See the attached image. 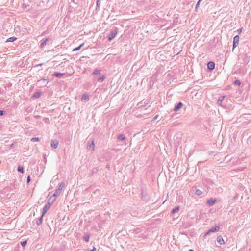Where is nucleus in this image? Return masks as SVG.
I'll list each match as a JSON object with an SVG mask.
<instances>
[{
	"mask_svg": "<svg viewBox=\"0 0 251 251\" xmlns=\"http://www.w3.org/2000/svg\"><path fill=\"white\" fill-rule=\"evenodd\" d=\"M89 238H90V237H89V235H86L85 236H84L83 237V239L85 241L87 242H88L89 241Z\"/></svg>",
	"mask_w": 251,
	"mask_h": 251,
	"instance_id": "22",
	"label": "nucleus"
},
{
	"mask_svg": "<svg viewBox=\"0 0 251 251\" xmlns=\"http://www.w3.org/2000/svg\"><path fill=\"white\" fill-rule=\"evenodd\" d=\"M36 97H38L39 96V94H37L36 95H35Z\"/></svg>",
	"mask_w": 251,
	"mask_h": 251,
	"instance_id": "38",
	"label": "nucleus"
},
{
	"mask_svg": "<svg viewBox=\"0 0 251 251\" xmlns=\"http://www.w3.org/2000/svg\"><path fill=\"white\" fill-rule=\"evenodd\" d=\"M36 97H38L39 96V94H37L36 95H35Z\"/></svg>",
	"mask_w": 251,
	"mask_h": 251,
	"instance_id": "37",
	"label": "nucleus"
},
{
	"mask_svg": "<svg viewBox=\"0 0 251 251\" xmlns=\"http://www.w3.org/2000/svg\"><path fill=\"white\" fill-rule=\"evenodd\" d=\"M117 30L115 29L114 30H112L110 33L109 34V36L108 37V40L109 41H111L117 35Z\"/></svg>",
	"mask_w": 251,
	"mask_h": 251,
	"instance_id": "3",
	"label": "nucleus"
},
{
	"mask_svg": "<svg viewBox=\"0 0 251 251\" xmlns=\"http://www.w3.org/2000/svg\"><path fill=\"white\" fill-rule=\"evenodd\" d=\"M48 40H49V39L47 38L45 40L42 41V42H41V47H42V48L44 47V46L46 45L47 41H48Z\"/></svg>",
	"mask_w": 251,
	"mask_h": 251,
	"instance_id": "21",
	"label": "nucleus"
},
{
	"mask_svg": "<svg viewBox=\"0 0 251 251\" xmlns=\"http://www.w3.org/2000/svg\"><path fill=\"white\" fill-rule=\"evenodd\" d=\"M96 250L95 247H93V249L91 250H86L85 251H95Z\"/></svg>",
	"mask_w": 251,
	"mask_h": 251,
	"instance_id": "35",
	"label": "nucleus"
},
{
	"mask_svg": "<svg viewBox=\"0 0 251 251\" xmlns=\"http://www.w3.org/2000/svg\"><path fill=\"white\" fill-rule=\"evenodd\" d=\"M30 181V176H28L27 178V182L28 183Z\"/></svg>",
	"mask_w": 251,
	"mask_h": 251,
	"instance_id": "34",
	"label": "nucleus"
},
{
	"mask_svg": "<svg viewBox=\"0 0 251 251\" xmlns=\"http://www.w3.org/2000/svg\"><path fill=\"white\" fill-rule=\"evenodd\" d=\"M100 70L98 69H95L92 73L93 75H96L100 74Z\"/></svg>",
	"mask_w": 251,
	"mask_h": 251,
	"instance_id": "20",
	"label": "nucleus"
},
{
	"mask_svg": "<svg viewBox=\"0 0 251 251\" xmlns=\"http://www.w3.org/2000/svg\"><path fill=\"white\" fill-rule=\"evenodd\" d=\"M55 200V198L52 195L51 197H50L49 200L48 202H50L51 203V204L53 203V202Z\"/></svg>",
	"mask_w": 251,
	"mask_h": 251,
	"instance_id": "17",
	"label": "nucleus"
},
{
	"mask_svg": "<svg viewBox=\"0 0 251 251\" xmlns=\"http://www.w3.org/2000/svg\"><path fill=\"white\" fill-rule=\"evenodd\" d=\"M202 191L200 189H197L195 191L196 195L199 196L202 194Z\"/></svg>",
	"mask_w": 251,
	"mask_h": 251,
	"instance_id": "23",
	"label": "nucleus"
},
{
	"mask_svg": "<svg viewBox=\"0 0 251 251\" xmlns=\"http://www.w3.org/2000/svg\"><path fill=\"white\" fill-rule=\"evenodd\" d=\"M242 30V28H241L237 29V30L236 31L239 34L241 33Z\"/></svg>",
	"mask_w": 251,
	"mask_h": 251,
	"instance_id": "32",
	"label": "nucleus"
},
{
	"mask_svg": "<svg viewBox=\"0 0 251 251\" xmlns=\"http://www.w3.org/2000/svg\"><path fill=\"white\" fill-rule=\"evenodd\" d=\"M84 43H82V44H80L78 47L74 48L73 50V51H77V50H80V49L84 46Z\"/></svg>",
	"mask_w": 251,
	"mask_h": 251,
	"instance_id": "16",
	"label": "nucleus"
},
{
	"mask_svg": "<svg viewBox=\"0 0 251 251\" xmlns=\"http://www.w3.org/2000/svg\"><path fill=\"white\" fill-rule=\"evenodd\" d=\"M179 207L178 206H176L175 208H174L172 210V213L173 214H174L176 212H177L179 211Z\"/></svg>",
	"mask_w": 251,
	"mask_h": 251,
	"instance_id": "19",
	"label": "nucleus"
},
{
	"mask_svg": "<svg viewBox=\"0 0 251 251\" xmlns=\"http://www.w3.org/2000/svg\"><path fill=\"white\" fill-rule=\"evenodd\" d=\"M158 117H159V115H156V116L154 117V118H153V120H156V119L158 118Z\"/></svg>",
	"mask_w": 251,
	"mask_h": 251,
	"instance_id": "36",
	"label": "nucleus"
},
{
	"mask_svg": "<svg viewBox=\"0 0 251 251\" xmlns=\"http://www.w3.org/2000/svg\"><path fill=\"white\" fill-rule=\"evenodd\" d=\"M39 140H40V139L38 137H33L31 139V141L32 142L39 141Z\"/></svg>",
	"mask_w": 251,
	"mask_h": 251,
	"instance_id": "27",
	"label": "nucleus"
},
{
	"mask_svg": "<svg viewBox=\"0 0 251 251\" xmlns=\"http://www.w3.org/2000/svg\"><path fill=\"white\" fill-rule=\"evenodd\" d=\"M51 206V203L50 202H48L46 203L44 206L43 211H42V216H44V215L47 213V211L49 209Z\"/></svg>",
	"mask_w": 251,
	"mask_h": 251,
	"instance_id": "2",
	"label": "nucleus"
},
{
	"mask_svg": "<svg viewBox=\"0 0 251 251\" xmlns=\"http://www.w3.org/2000/svg\"><path fill=\"white\" fill-rule=\"evenodd\" d=\"M225 97V96H222L219 98L218 101H217V103L219 105L222 106V102H223V100L224 99Z\"/></svg>",
	"mask_w": 251,
	"mask_h": 251,
	"instance_id": "13",
	"label": "nucleus"
},
{
	"mask_svg": "<svg viewBox=\"0 0 251 251\" xmlns=\"http://www.w3.org/2000/svg\"><path fill=\"white\" fill-rule=\"evenodd\" d=\"M58 145V142L57 140H51V146L52 148L54 149H56Z\"/></svg>",
	"mask_w": 251,
	"mask_h": 251,
	"instance_id": "8",
	"label": "nucleus"
},
{
	"mask_svg": "<svg viewBox=\"0 0 251 251\" xmlns=\"http://www.w3.org/2000/svg\"><path fill=\"white\" fill-rule=\"evenodd\" d=\"M217 242L221 245L224 244L225 243L224 241L222 236H219L217 238Z\"/></svg>",
	"mask_w": 251,
	"mask_h": 251,
	"instance_id": "12",
	"label": "nucleus"
},
{
	"mask_svg": "<svg viewBox=\"0 0 251 251\" xmlns=\"http://www.w3.org/2000/svg\"><path fill=\"white\" fill-rule=\"evenodd\" d=\"M125 138H126L124 134H120L117 137V139L119 141H123V140H125Z\"/></svg>",
	"mask_w": 251,
	"mask_h": 251,
	"instance_id": "14",
	"label": "nucleus"
},
{
	"mask_svg": "<svg viewBox=\"0 0 251 251\" xmlns=\"http://www.w3.org/2000/svg\"><path fill=\"white\" fill-rule=\"evenodd\" d=\"M26 244H27V242L25 240L22 242L21 243V245L23 247H24L25 246Z\"/></svg>",
	"mask_w": 251,
	"mask_h": 251,
	"instance_id": "30",
	"label": "nucleus"
},
{
	"mask_svg": "<svg viewBox=\"0 0 251 251\" xmlns=\"http://www.w3.org/2000/svg\"><path fill=\"white\" fill-rule=\"evenodd\" d=\"M18 171L21 173H23V171H24L23 167H21V166H19L18 167Z\"/></svg>",
	"mask_w": 251,
	"mask_h": 251,
	"instance_id": "29",
	"label": "nucleus"
},
{
	"mask_svg": "<svg viewBox=\"0 0 251 251\" xmlns=\"http://www.w3.org/2000/svg\"><path fill=\"white\" fill-rule=\"evenodd\" d=\"M239 42V37L238 35L234 36L233 38V48L232 50L238 45Z\"/></svg>",
	"mask_w": 251,
	"mask_h": 251,
	"instance_id": "1",
	"label": "nucleus"
},
{
	"mask_svg": "<svg viewBox=\"0 0 251 251\" xmlns=\"http://www.w3.org/2000/svg\"><path fill=\"white\" fill-rule=\"evenodd\" d=\"M16 40V38L12 37L9 38L7 40L6 42H13Z\"/></svg>",
	"mask_w": 251,
	"mask_h": 251,
	"instance_id": "24",
	"label": "nucleus"
},
{
	"mask_svg": "<svg viewBox=\"0 0 251 251\" xmlns=\"http://www.w3.org/2000/svg\"><path fill=\"white\" fill-rule=\"evenodd\" d=\"M43 217V216H42V215L36 221V224L38 226L41 224V223L42 222Z\"/></svg>",
	"mask_w": 251,
	"mask_h": 251,
	"instance_id": "15",
	"label": "nucleus"
},
{
	"mask_svg": "<svg viewBox=\"0 0 251 251\" xmlns=\"http://www.w3.org/2000/svg\"><path fill=\"white\" fill-rule=\"evenodd\" d=\"M104 79H105V76L103 75L99 78V79H98V81L101 82L104 80Z\"/></svg>",
	"mask_w": 251,
	"mask_h": 251,
	"instance_id": "25",
	"label": "nucleus"
},
{
	"mask_svg": "<svg viewBox=\"0 0 251 251\" xmlns=\"http://www.w3.org/2000/svg\"><path fill=\"white\" fill-rule=\"evenodd\" d=\"M219 229H220V227L218 226H214V227L209 229L208 230V231L205 234V235H206L211 232H215L218 231L219 230Z\"/></svg>",
	"mask_w": 251,
	"mask_h": 251,
	"instance_id": "5",
	"label": "nucleus"
},
{
	"mask_svg": "<svg viewBox=\"0 0 251 251\" xmlns=\"http://www.w3.org/2000/svg\"><path fill=\"white\" fill-rule=\"evenodd\" d=\"M53 76L57 77H61L63 76V73H55L53 74Z\"/></svg>",
	"mask_w": 251,
	"mask_h": 251,
	"instance_id": "18",
	"label": "nucleus"
},
{
	"mask_svg": "<svg viewBox=\"0 0 251 251\" xmlns=\"http://www.w3.org/2000/svg\"><path fill=\"white\" fill-rule=\"evenodd\" d=\"M183 106V103L181 102H179L175 107L174 111H177Z\"/></svg>",
	"mask_w": 251,
	"mask_h": 251,
	"instance_id": "10",
	"label": "nucleus"
},
{
	"mask_svg": "<svg viewBox=\"0 0 251 251\" xmlns=\"http://www.w3.org/2000/svg\"><path fill=\"white\" fill-rule=\"evenodd\" d=\"M81 100L83 101H87L89 100V96L87 94H84L81 97Z\"/></svg>",
	"mask_w": 251,
	"mask_h": 251,
	"instance_id": "11",
	"label": "nucleus"
},
{
	"mask_svg": "<svg viewBox=\"0 0 251 251\" xmlns=\"http://www.w3.org/2000/svg\"><path fill=\"white\" fill-rule=\"evenodd\" d=\"M234 84L235 85H238V86H240L241 85V82L239 80H236L235 81H234Z\"/></svg>",
	"mask_w": 251,
	"mask_h": 251,
	"instance_id": "28",
	"label": "nucleus"
},
{
	"mask_svg": "<svg viewBox=\"0 0 251 251\" xmlns=\"http://www.w3.org/2000/svg\"><path fill=\"white\" fill-rule=\"evenodd\" d=\"M42 65V64H40L38 65L37 66H41Z\"/></svg>",
	"mask_w": 251,
	"mask_h": 251,
	"instance_id": "40",
	"label": "nucleus"
},
{
	"mask_svg": "<svg viewBox=\"0 0 251 251\" xmlns=\"http://www.w3.org/2000/svg\"><path fill=\"white\" fill-rule=\"evenodd\" d=\"M87 148L89 150H93L94 149V141L92 140L91 142L89 141L87 144Z\"/></svg>",
	"mask_w": 251,
	"mask_h": 251,
	"instance_id": "7",
	"label": "nucleus"
},
{
	"mask_svg": "<svg viewBox=\"0 0 251 251\" xmlns=\"http://www.w3.org/2000/svg\"><path fill=\"white\" fill-rule=\"evenodd\" d=\"M63 186L62 184L61 183L59 185V188L55 191V193L53 194V196L56 198V197L59 196L60 194L61 191L62 190Z\"/></svg>",
	"mask_w": 251,
	"mask_h": 251,
	"instance_id": "4",
	"label": "nucleus"
},
{
	"mask_svg": "<svg viewBox=\"0 0 251 251\" xmlns=\"http://www.w3.org/2000/svg\"><path fill=\"white\" fill-rule=\"evenodd\" d=\"M207 67L210 70H212L215 68V63L214 62L210 61L208 63Z\"/></svg>",
	"mask_w": 251,
	"mask_h": 251,
	"instance_id": "9",
	"label": "nucleus"
},
{
	"mask_svg": "<svg viewBox=\"0 0 251 251\" xmlns=\"http://www.w3.org/2000/svg\"><path fill=\"white\" fill-rule=\"evenodd\" d=\"M200 0H199L196 4V7H195V10L196 11H197V9L198 8V7H199V4H200Z\"/></svg>",
	"mask_w": 251,
	"mask_h": 251,
	"instance_id": "31",
	"label": "nucleus"
},
{
	"mask_svg": "<svg viewBox=\"0 0 251 251\" xmlns=\"http://www.w3.org/2000/svg\"><path fill=\"white\" fill-rule=\"evenodd\" d=\"M5 111L3 110H0V116H2L4 114Z\"/></svg>",
	"mask_w": 251,
	"mask_h": 251,
	"instance_id": "33",
	"label": "nucleus"
},
{
	"mask_svg": "<svg viewBox=\"0 0 251 251\" xmlns=\"http://www.w3.org/2000/svg\"><path fill=\"white\" fill-rule=\"evenodd\" d=\"M216 202V199L215 198H210L207 200V203L209 206H211L213 205Z\"/></svg>",
	"mask_w": 251,
	"mask_h": 251,
	"instance_id": "6",
	"label": "nucleus"
},
{
	"mask_svg": "<svg viewBox=\"0 0 251 251\" xmlns=\"http://www.w3.org/2000/svg\"><path fill=\"white\" fill-rule=\"evenodd\" d=\"M100 0H97V2H96V10H99V8L100 7Z\"/></svg>",
	"mask_w": 251,
	"mask_h": 251,
	"instance_id": "26",
	"label": "nucleus"
},
{
	"mask_svg": "<svg viewBox=\"0 0 251 251\" xmlns=\"http://www.w3.org/2000/svg\"><path fill=\"white\" fill-rule=\"evenodd\" d=\"M189 251H194L193 249H190V250H189Z\"/></svg>",
	"mask_w": 251,
	"mask_h": 251,
	"instance_id": "39",
	"label": "nucleus"
}]
</instances>
